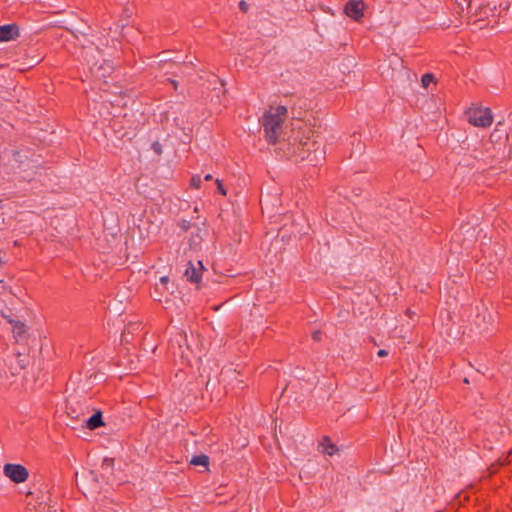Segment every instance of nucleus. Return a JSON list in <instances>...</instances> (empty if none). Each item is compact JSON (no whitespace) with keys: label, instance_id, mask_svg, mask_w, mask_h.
<instances>
[{"label":"nucleus","instance_id":"nucleus-1","mask_svg":"<svg viewBox=\"0 0 512 512\" xmlns=\"http://www.w3.org/2000/svg\"><path fill=\"white\" fill-rule=\"evenodd\" d=\"M287 115V108L279 105L271 108L262 117V126L266 140L275 144L282 133V126Z\"/></svg>","mask_w":512,"mask_h":512},{"label":"nucleus","instance_id":"nucleus-2","mask_svg":"<svg viewBox=\"0 0 512 512\" xmlns=\"http://www.w3.org/2000/svg\"><path fill=\"white\" fill-rule=\"evenodd\" d=\"M293 153L297 160H308L313 166L324 159L325 154L321 143L310 138H307L305 141L300 140L299 143L295 145Z\"/></svg>","mask_w":512,"mask_h":512},{"label":"nucleus","instance_id":"nucleus-3","mask_svg":"<svg viewBox=\"0 0 512 512\" xmlns=\"http://www.w3.org/2000/svg\"><path fill=\"white\" fill-rule=\"evenodd\" d=\"M468 122L475 127L486 128L493 122V116L489 108H470L466 112Z\"/></svg>","mask_w":512,"mask_h":512},{"label":"nucleus","instance_id":"nucleus-4","mask_svg":"<svg viewBox=\"0 0 512 512\" xmlns=\"http://www.w3.org/2000/svg\"><path fill=\"white\" fill-rule=\"evenodd\" d=\"M3 472L6 477L17 484L25 482L29 476L28 470L21 464H5Z\"/></svg>","mask_w":512,"mask_h":512},{"label":"nucleus","instance_id":"nucleus-5","mask_svg":"<svg viewBox=\"0 0 512 512\" xmlns=\"http://www.w3.org/2000/svg\"><path fill=\"white\" fill-rule=\"evenodd\" d=\"M364 7L362 0H350L346 3L344 11L348 17L357 21L363 17Z\"/></svg>","mask_w":512,"mask_h":512},{"label":"nucleus","instance_id":"nucleus-6","mask_svg":"<svg viewBox=\"0 0 512 512\" xmlns=\"http://www.w3.org/2000/svg\"><path fill=\"white\" fill-rule=\"evenodd\" d=\"M493 316L487 310L484 305H482L481 309L478 308V313L476 315L475 323L481 331H485L488 329V326L492 323Z\"/></svg>","mask_w":512,"mask_h":512},{"label":"nucleus","instance_id":"nucleus-7","mask_svg":"<svg viewBox=\"0 0 512 512\" xmlns=\"http://www.w3.org/2000/svg\"><path fill=\"white\" fill-rule=\"evenodd\" d=\"M19 36L18 26L15 24H7L0 26V42H8Z\"/></svg>","mask_w":512,"mask_h":512},{"label":"nucleus","instance_id":"nucleus-8","mask_svg":"<svg viewBox=\"0 0 512 512\" xmlns=\"http://www.w3.org/2000/svg\"><path fill=\"white\" fill-rule=\"evenodd\" d=\"M197 264L199 265V268L195 267V265L192 262H189L187 268L185 269V276L189 281L193 283H197L200 281L201 273L203 270L202 262L198 261Z\"/></svg>","mask_w":512,"mask_h":512},{"label":"nucleus","instance_id":"nucleus-9","mask_svg":"<svg viewBox=\"0 0 512 512\" xmlns=\"http://www.w3.org/2000/svg\"><path fill=\"white\" fill-rule=\"evenodd\" d=\"M102 426H104V422L101 411H97L86 420V427L90 430H95Z\"/></svg>","mask_w":512,"mask_h":512},{"label":"nucleus","instance_id":"nucleus-10","mask_svg":"<svg viewBox=\"0 0 512 512\" xmlns=\"http://www.w3.org/2000/svg\"><path fill=\"white\" fill-rule=\"evenodd\" d=\"M320 445L322 447V452L329 456L334 455L338 451L336 445L332 443L328 437H323Z\"/></svg>","mask_w":512,"mask_h":512},{"label":"nucleus","instance_id":"nucleus-11","mask_svg":"<svg viewBox=\"0 0 512 512\" xmlns=\"http://www.w3.org/2000/svg\"><path fill=\"white\" fill-rule=\"evenodd\" d=\"M12 325V333L14 338H19L25 333V324L20 320H9Z\"/></svg>","mask_w":512,"mask_h":512},{"label":"nucleus","instance_id":"nucleus-12","mask_svg":"<svg viewBox=\"0 0 512 512\" xmlns=\"http://www.w3.org/2000/svg\"><path fill=\"white\" fill-rule=\"evenodd\" d=\"M190 464L194 466H203L206 470L209 468V457L205 454L193 456Z\"/></svg>","mask_w":512,"mask_h":512},{"label":"nucleus","instance_id":"nucleus-13","mask_svg":"<svg viewBox=\"0 0 512 512\" xmlns=\"http://www.w3.org/2000/svg\"><path fill=\"white\" fill-rule=\"evenodd\" d=\"M421 82L422 86L427 88L430 85V83L434 82V75L431 73L424 74L422 76Z\"/></svg>","mask_w":512,"mask_h":512},{"label":"nucleus","instance_id":"nucleus-14","mask_svg":"<svg viewBox=\"0 0 512 512\" xmlns=\"http://www.w3.org/2000/svg\"><path fill=\"white\" fill-rule=\"evenodd\" d=\"M201 183H202V180L199 175L192 176L190 184L193 188H195V189L200 188Z\"/></svg>","mask_w":512,"mask_h":512},{"label":"nucleus","instance_id":"nucleus-15","mask_svg":"<svg viewBox=\"0 0 512 512\" xmlns=\"http://www.w3.org/2000/svg\"><path fill=\"white\" fill-rule=\"evenodd\" d=\"M152 149L158 155L162 153V146L159 142L152 143Z\"/></svg>","mask_w":512,"mask_h":512},{"label":"nucleus","instance_id":"nucleus-16","mask_svg":"<svg viewBox=\"0 0 512 512\" xmlns=\"http://www.w3.org/2000/svg\"><path fill=\"white\" fill-rule=\"evenodd\" d=\"M140 324H130L124 331L123 336L126 338L127 333H130L131 330H136Z\"/></svg>","mask_w":512,"mask_h":512},{"label":"nucleus","instance_id":"nucleus-17","mask_svg":"<svg viewBox=\"0 0 512 512\" xmlns=\"http://www.w3.org/2000/svg\"><path fill=\"white\" fill-rule=\"evenodd\" d=\"M217 190L221 195H226V190L219 179H216Z\"/></svg>","mask_w":512,"mask_h":512},{"label":"nucleus","instance_id":"nucleus-18","mask_svg":"<svg viewBox=\"0 0 512 512\" xmlns=\"http://www.w3.org/2000/svg\"><path fill=\"white\" fill-rule=\"evenodd\" d=\"M239 8H240L241 11L247 12L248 8H249V5L244 0H242L239 3Z\"/></svg>","mask_w":512,"mask_h":512},{"label":"nucleus","instance_id":"nucleus-19","mask_svg":"<svg viewBox=\"0 0 512 512\" xmlns=\"http://www.w3.org/2000/svg\"><path fill=\"white\" fill-rule=\"evenodd\" d=\"M321 335H322V333H321L319 330L314 331V332L312 333V339H313L314 341H320V340H321Z\"/></svg>","mask_w":512,"mask_h":512},{"label":"nucleus","instance_id":"nucleus-20","mask_svg":"<svg viewBox=\"0 0 512 512\" xmlns=\"http://www.w3.org/2000/svg\"><path fill=\"white\" fill-rule=\"evenodd\" d=\"M159 282L160 284L165 287L168 282H169V277L168 276H162L160 279H159Z\"/></svg>","mask_w":512,"mask_h":512},{"label":"nucleus","instance_id":"nucleus-21","mask_svg":"<svg viewBox=\"0 0 512 512\" xmlns=\"http://www.w3.org/2000/svg\"><path fill=\"white\" fill-rule=\"evenodd\" d=\"M377 355L379 357H385L388 355V352L385 350V349H380L378 352H377Z\"/></svg>","mask_w":512,"mask_h":512},{"label":"nucleus","instance_id":"nucleus-22","mask_svg":"<svg viewBox=\"0 0 512 512\" xmlns=\"http://www.w3.org/2000/svg\"><path fill=\"white\" fill-rule=\"evenodd\" d=\"M168 81L174 86L175 89H177L178 82L176 80L168 79Z\"/></svg>","mask_w":512,"mask_h":512},{"label":"nucleus","instance_id":"nucleus-23","mask_svg":"<svg viewBox=\"0 0 512 512\" xmlns=\"http://www.w3.org/2000/svg\"><path fill=\"white\" fill-rule=\"evenodd\" d=\"M212 178H213V177H212V175H211V174H206V175L204 176V179H205L206 181L212 180Z\"/></svg>","mask_w":512,"mask_h":512},{"label":"nucleus","instance_id":"nucleus-24","mask_svg":"<svg viewBox=\"0 0 512 512\" xmlns=\"http://www.w3.org/2000/svg\"><path fill=\"white\" fill-rule=\"evenodd\" d=\"M406 313H407V315H408L409 317H412V314H414L410 309H408V310L406 311Z\"/></svg>","mask_w":512,"mask_h":512},{"label":"nucleus","instance_id":"nucleus-25","mask_svg":"<svg viewBox=\"0 0 512 512\" xmlns=\"http://www.w3.org/2000/svg\"><path fill=\"white\" fill-rule=\"evenodd\" d=\"M13 156H14V158L16 159V157L20 156V154H19V152H14V153H13Z\"/></svg>","mask_w":512,"mask_h":512},{"label":"nucleus","instance_id":"nucleus-26","mask_svg":"<svg viewBox=\"0 0 512 512\" xmlns=\"http://www.w3.org/2000/svg\"><path fill=\"white\" fill-rule=\"evenodd\" d=\"M192 242H193L194 244H197V243H198V241L196 240V237H194V236L192 237Z\"/></svg>","mask_w":512,"mask_h":512},{"label":"nucleus","instance_id":"nucleus-27","mask_svg":"<svg viewBox=\"0 0 512 512\" xmlns=\"http://www.w3.org/2000/svg\"><path fill=\"white\" fill-rule=\"evenodd\" d=\"M179 336H180L181 339L186 340V336L185 335L179 334Z\"/></svg>","mask_w":512,"mask_h":512},{"label":"nucleus","instance_id":"nucleus-28","mask_svg":"<svg viewBox=\"0 0 512 512\" xmlns=\"http://www.w3.org/2000/svg\"><path fill=\"white\" fill-rule=\"evenodd\" d=\"M457 238H458V235H457V234H455V235L453 236V240H454V241H457Z\"/></svg>","mask_w":512,"mask_h":512},{"label":"nucleus","instance_id":"nucleus-29","mask_svg":"<svg viewBox=\"0 0 512 512\" xmlns=\"http://www.w3.org/2000/svg\"><path fill=\"white\" fill-rule=\"evenodd\" d=\"M4 317L7 319V321H8V322H9V320H13V319H12L11 317H9V316H4Z\"/></svg>","mask_w":512,"mask_h":512},{"label":"nucleus","instance_id":"nucleus-30","mask_svg":"<svg viewBox=\"0 0 512 512\" xmlns=\"http://www.w3.org/2000/svg\"><path fill=\"white\" fill-rule=\"evenodd\" d=\"M92 50H93L92 48L86 49V54H88V51H92Z\"/></svg>","mask_w":512,"mask_h":512}]
</instances>
